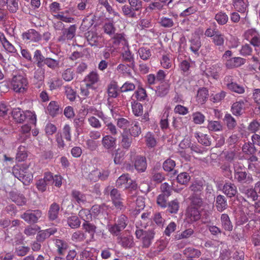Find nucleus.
Here are the masks:
<instances>
[{"label": "nucleus", "instance_id": "obj_44", "mask_svg": "<svg viewBox=\"0 0 260 260\" xmlns=\"http://www.w3.org/2000/svg\"><path fill=\"white\" fill-rule=\"evenodd\" d=\"M176 166L175 161L171 158H168L163 163L162 167L164 170L166 172H173V175H176L177 171L174 170V168Z\"/></svg>", "mask_w": 260, "mask_h": 260}, {"label": "nucleus", "instance_id": "obj_25", "mask_svg": "<svg viewBox=\"0 0 260 260\" xmlns=\"http://www.w3.org/2000/svg\"><path fill=\"white\" fill-rule=\"evenodd\" d=\"M198 208L189 207L187 210L186 215L190 221H196L201 218V214Z\"/></svg>", "mask_w": 260, "mask_h": 260}, {"label": "nucleus", "instance_id": "obj_33", "mask_svg": "<svg viewBox=\"0 0 260 260\" xmlns=\"http://www.w3.org/2000/svg\"><path fill=\"white\" fill-rule=\"evenodd\" d=\"M118 243L124 248H131L134 246L135 243L132 236L121 237Z\"/></svg>", "mask_w": 260, "mask_h": 260}, {"label": "nucleus", "instance_id": "obj_3", "mask_svg": "<svg viewBox=\"0 0 260 260\" xmlns=\"http://www.w3.org/2000/svg\"><path fill=\"white\" fill-rule=\"evenodd\" d=\"M13 174L24 184L29 183L32 179V175L28 170V166L22 165L21 166H14L13 168Z\"/></svg>", "mask_w": 260, "mask_h": 260}, {"label": "nucleus", "instance_id": "obj_11", "mask_svg": "<svg viewBox=\"0 0 260 260\" xmlns=\"http://www.w3.org/2000/svg\"><path fill=\"white\" fill-rule=\"evenodd\" d=\"M76 29L77 27L75 24L70 25L68 28H64L62 31V36L58 39V41L72 40L75 36Z\"/></svg>", "mask_w": 260, "mask_h": 260}, {"label": "nucleus", "instance_id": "obj_51", "mask_svg": "<svg viewBox=\"0 0 260 260\" xmlns=\"http://www.w3.org/2000/svg\"><path fill=\"white\" fill-rule=\"evenodd\" d=\"M27 157V153L25 146L20 145L18 148L16 159L18 161H24Z\"/></svg>", "mask_w": 260, "mask_h": 260}, {"label": "nucleus", "instance_id": "obj_40", "mask_svg": "<svg viewBox=\"0 0 260 260\" xmlns=\"http://www.w3.org/2000/svg\"><path fill=\"white\" fill-rule=\"evenodd\" d=\"M130 68H131V67L129 66V64L120 63L117 66L116 70L119 73L122 74L123 76L132 77V74Z\"/></svg>", "mask_w": 260, "mask_h": 260}, {"label": "nucleus", "instance_id": "obj_37", "mask_svg": "<svg viewBox=\"0 0 260 260\" xmlns=\"http://www.w3.org/2000/svg\"><path fill=\"white\" fill-rule=\"evenodd\" d=\"M130 177L128 174H124L121 175L116 181V186L117 188H126L128 182L130 180Z\"/></svg>", "mask_w": 260, "mask_h": 260}, {"label": "nucleus", "instance_id": "obj_26", "mask_svg": "<svg viewBox=\"0 0 260 260\" xmlns=\"http://www.w3.org/2000/svg\"><path fill=\"white\" fill-rule=\"evenodd\" d=\"M190 49L197 56H199V51L201 47V39L199 37H194L190 40Z\"/></svg>", "mask_w": 260, "mask_h": 260}, {"label": "nucleus", "instance_id": "obj_52", "mask_svg": "<svg viewBox=\"0 0 260 260\" xmlns=\"http://www.w3.org/2000/svg\"><path fill=\"white\" fill-rule=\"evenodd\" d=\"M169 90L170 85L167 83H162L158 87L156 93L158 96L164 97L168 93Z\"/></svg>", "mask_w": 260, "mask_h": 260}, {"label": "nucleus", "instance_id": "obj_63", "mask_svg": "<svg viewBox=\"0 0 260 260\" xmlns=\"http://www.w3.org/2000/svg\"><path fill=\"white\" fill-rule=\"evenodd\" d=\"M177 182L182 185H185L189 181L190 176L186 172L180 173L176 177Z\"/></svg>", "mask_w": 260, "mask_h": 260}, {"label": "nucleus", "instance_id": "obj_35", "mask_svg": "<svg viewBox=\"0 0 260 260\" xmlns=\"http://www.w3.org/2000/svg\"><path fill=\"white\" fill-rule=\"evenodd\" d=\"M7 10L11 13H16L19 9V0H6Z\"/></svg>", "mask_w": 260, "mask_h": 260}, {"label": "nucleus", "instance_id": "obj_56", "mask_svg": "<svg viewBox=\"0 0 260 260\" xmlns=\"http://www.w3.org/2000/svg\"><path fill=\"white\" fill-rule=\"evenodd\" d=\"M55 245L57 247V251L60 255H63L68 248V244L66 242L60 239L55 240Z\"/></svg>", "mask_w": 260, "mask_h": 260}, {"label": "nucleus", "instance_id": "obj_27", "mask_svg": "<svg viewBox=\"0 0 260 260\" xmlns=\"http://www.w3.org/2000/svg\"><path fill=\"white\" fill-rule=\"evenodd\" d=\"M212 42L221 51L223 50L224 35L219 31L212 38Z\"/></svg>", "mask_w": 260, "mask_h": 260}, {"label": "nucleus", "instance_id": "obj_46", "mask_svg": "<svg viewBox=\"0 0 260 260\" xmlns=\"http://www.w3.org/2000/svg\"><path fill=\"white\" fill-rule=\"evenodd\" d=\"M46 57H45L42 54L40 50H36L34 52V59H35L37 67L39 68H42L44 67V63Z\"/></svg>", "mask_w": 260, "mask_h": 260}, {"label": "nucleus", "instance_id": "obj_20", "mask_svg": "<svg viewBox=\"0 0 260 260\" xmlns=\"http://www.w3.org/2000/svg\"><path fill=\"white\" fill-rule=\"evenodd\" d=\"M246 62V59L240 57H235L227 59L225 62V66L229 69L238 68L244 64Z\"/></svg>", "mask_w": 260, "mask_h": 260}, {"label": "nucleus", "instance_id": "obj_53", "mask_svg": "<svg viewBox=\"0 0 260 260\" xmlns=\"http://www.w3.org/2000/svg\"><path fill=\"white\" fill-rule=\"evenodd\" d=\"M47 110L49 114L52 116H55L60 112L58 105L54 101H51L47 107Z\"/></svg>", "mask_w": 260, "mask_h": 260}, {"label": "nucleus", "instance_id": "obj_48", "mask_svg": "<svg viewBox=\"0 0 260 260\" xmlns=\"http://www.w3.org/2000/svg\"><path fill=\"white\" fill-rule=\"evenodd\" d=\"M214 19L219 25H223L228 22L229 17L225 12L220 11L215 14Z\"/></svg>", "mask_w": 260, "mask_h": 260}, {"label": "nucleus", "instance_id": "obj_42", "mask_svg": "<svg viewBox=\"0 0 260 260\" xmlns=\"http://www.w3.org/2000/svg\"><path fill=\"white\" fill-rule=\"evenodd\" d=\"M122 59L126 62H128L131 68L134 69L135 66L134 55L129 50H125L121 54Z\"/></svg>", "mask_w": 260, "mask_h": 260}, {"label": "nucleus", "instance_id": "obj_34", "mask_svg": "<svg viewBox=\"0 0 260 260\" xmlns=\"http://www.w3.org/2000/svg\"><path fill=\"white\" fill-rule=\"evenodd\" d=\"M71 196L73 201L78 204H84L86 201L85 195L79 191L73 190L72 191Z\"/></svg>", "mask_w": 260, "mask_h": 260}, {"label": "nucleus", "instance_id": "obj_59", "mask_svg": "<svg viewBox=\"0 0 260 260\" xmlns=\"http://www.w3.org/2000/svg\"><path fill=\"white\" fill-rule=\"evenodd\" d=\"M138 53L140 57L144 60L149 59L151 56V51L148 48L141 47L139 49Z\"/></svg>", "mask_w": 260, "mask_h": 260}, {"label": "nucleus", "instance_id": "obj_58", "mask_svg": "<svg viewBox=\"0 0 260 260\" xmlns=\"http://www.w3.org/2000/svg\"><path fill=\"white\" fill-rule=\"evenodd\" d=\"M151 174L152 180L155 183H160L165 179L164 174L161 172H157L154 168L151 170Z\"/></svg>", "mask_w": 260, "mask_h": 260}, {"label": "nucleus", "instance_id": "obj_16", "mask_svg": "<svg viewBox=\"0 0 260 260\" xmlns=\"http://www.w3.org/2000/svg\"><path fill=\"white\" fill-rule=\"evenodd\" d=\"M191 195H203L204 183L202 181H194L189 187Z\"/></svg>", "mask_w": 260, "mask_h": 260}, {"label": "nucleus", "instance_id": "obj_14", "mask_svg": "<svg viewBox=\"0 0 260 260\" xmlns=\"http://www.w3.org/2000/svg\"><path fill=\"white\" fill-rule=\"evenodd\" d=\"M85 37L88 43L91 46H99L102 41V37L93 31L85 33Z\"/></svg>", "mask_w": 260, "mask_h": 260}, {"label": "nucleus", "instance_id": "obj_1", "mask_svg": "<svg viewBox=\"0 0 260 260\" xmlns=\"http://www.w3.org/2000/svg\"><path fill=\"white\" fill-rule=\"evenodd\" d=\"M13 119L17 123H22L25 121L29 123L36 124V115L30 111H23L20 108L14 109L11 112Z\"/></svg>", "mask_w": 260, "mask_h": 260}, {"label": "nucleus", "instance_id": "obj_36", "mask_svg": "<svg viewBox=\"0 0 260 260\" xmlns=\"http://www.w3.org/2000/svg\"><path fill=\"white\" fill-rule=\"evenodd\" d=\"M69 14V10H66L64 11L60 12L56 15H54V17L63 22L66 23H72L74 21V18L70 16Z\"/></svg>", "mask_w": 260, "mask_h": 260}, {"label": "nucleus", "instance_id": "obj_24", "mask_svg": "<svg viewBox=\"0 0 260 260\" xmlns=\"http://www.w3.org/2000/svg\"><path fill=\"white\" fill-rule=\"evenodd\" d=\"M222 190L224 193L229 198L234 197L237 193L236 186L231 182L225 183L223 186Z\"/></svg>", "mask_w": 260, "mask_h": 260}, {"label": "nucleus", "instance_id": "obj_17", "mask_svg": "<svg viewBox=\"0 0 260 260\" xmlns=\"http://www.w3.org/2000/svg\"><path fill=\"white\" fill-rule=\"evenodd\" d=\"M215 206L217 210L222 212L228 207V204L226 198L223 195H218L215 199Z\"/></svg>", "mask_w": 260, "mask_h": 260}, {"label": "nucleus", "instance_id": "obj_21", "mask_svg": "<svg viewBox=\"0 0 260 260\" xmlns=\"http://www.w3.org/2000/svg\"><path fill=\"white\" fill-rule=\"evenodd\" d=\"M109 175L108 171L104 170L102 172H100L98 170H94L89 174V178L90 180L95 182L99 179L101 180H106Z\"/></svg>", "mask_w": 260, "mask_h": 260}, {"label": "nucleus", "instance_id": "obj_49", "mask_svg": "<svg viewBox=\"0 0 260 260\" xmlns=\"http://www.w3.org/2000/svg\"><path fill=\"white\" fill-rule=\"evenodd\" d=\"M128 131L131 137H138L141 133V128L138 122L131 124Z\"/></svg>", "mask_w": 260, "mask_h": 260}, {"label": "nucleus", "instance_id": "obj_15", "mask_svg": "<svg viewBox=\"0 0 260 260\" xmlns=\"http://www.w3.org/2000/svg\"><path fill=\"white\" fill-rule=\"evenodd\" d=\"M60 207L59 205L54 202L50 205L47 213V216L49 221H54L58 217Z\"/></svg>", "mask_w": 260, "mask_h": 260}, {"label": "nucleus", "instance_id": "obj_30", "mask_svg": "<svg viewBox=\"0 0 260 260\" xmlns=\"http://www.w3.org/2000/svg\"><path fill=\"white\" fill-rule=\"evenodd\" d=\"M235 9L241 13H244L247 9L248 0H233Z\"/></svg>", "mask_w": 260, "mask_h": 260}, {"label": "nucleus", "instance_id": "obj_55", "mask_svg": "<svg viewBox=\"0 0 260 260\" xmlns=\"http://www.w3.org/2000/svg\"><path fill=\"white\" fill-rule=\"evenodd\" d=\"M64 93L68 99L70 101H74L77 96V92L72 87L67 85L64 87Z\"/></svg>", "mask_w": 260, "mask_h": 260}, {"label": "nucleus", "instance_id": "obj_22", "mask_svg": "<svg viewBox=\"0 0 260 260\" xmlns=\"http://www.w3.org/2000/svg\"><path fill=\"white\" fill-rule=\"evenodd\" d=\"M220 220L221 226L224 230L228 232H231L233 230V223L227 214H222L220 216Z\"/></svg>", "mask_w": 260, "mask_h": 260}, {"label": "nucleus", "instance_id": "obj_10", "mask_svg": "<svg viewBox=\"0 0 260 260\" xmlns=\"http://www.w3.org/2000/svg\"><path fill=\"white\" fill-rule=\"evenodd\" d=\"M246 102V100H239L234 103L232 105L231 109L233 114L236 116L242 115L244 113Z\"/></svg>", "mask_w": 260, "mask_h": 260}, {"label": "nucleus", "instance_id": "obj_54", "mask_svg": "<svg viewBox=\"0 0 260 260\" xmlns=\"http://www.w3.org/2000/svg\"><path fill=\"white\" fill-rule=\"evenodd\" d=\"M133 96L135 98L141 102L144 101L147 99V95L145 89L142 87H138L135 92Z\"/></svg>", "mask_w": 260, "mask_h": 260}, {"label": "nucleus", "instance_id": "obj_7", "mask_svg": "<svg viewBox=\"0 0 260 260\" xmlns=\"http://www.w3.org/2000/svg\"><path fill=\"white\" fill-rule=\"evenodd\" d=\"M243 37L255 48V50L257 48H260V34L255 28L246 30L243 34Z\"/></svg>", "mask_w": 260, "mask_h": 260}, {"label": "nucleus", "instance_id": "obj_4", "mask_svg": "<svg viewBox=\"0 0 260 260\" xmlns=\"http://www.w3.org/2000/svg\"><path fill=\"white\" fill-rule=\"evenodd\" d=\"M28 81L26 75L17 74L12 78L11 86L13 90L17 93H24L28 88Z\"/></svg>", "mask_w": 260, "mask_h": 260}, {"label": "nucleus", "instance_id": "obj_45", "mask_svg": "<svg viewBox=\"0 0 260 260\" xmlns=\"http://www.w3.org/2000/svg\"><path fill=\"white\" fill-rule=\"evenodd\" d=\"M79 219L83 220L84 222L90 221L92 220L91 211L88 209L82 208L78 212Z\"/></svg>", "mask_w": 260, "mask_h": 260}, {"label": "nucleus", "instance_id": "obj_13", "mask_svg": "<svg viewBox=\"0 0 260 260\" xmlns=\"http://www.w3.org/2000/svg\"><path fill=\"white\" fill-rule=\"evenodd\" d=\"M187 260H194V258H199L201 255V251L192 247L185 248L183 251Z\"/></svg>", "mask_w": 260, "mask_h": 260}, {"label": "nucleus", "instance_id": "obj_31", "mask_svg": "<svg viewBox=\"0 0 260 260\" xmlns=\"http://www.w3.org/2000/svg\"><path fill=\"white\" fill-rule=\"evenodd\" d=\"M67 221L68 225L74 229L79 228L81 223L79 217L73 213L67 218Z\"/></svg>", "mask_w": 260, "mask_h": 260}, {"label": "nucleus", "instance_id": "obj_61", "mask_svg": "<svg viewBox=\"0 0 260 260\" xmlns=\"http://www.w3.org/2000/svg\"><path fill=\"white\" fill-rule=\"evenodd\" d=\"M103 29L104 32L110 37L115 34L116 30L113 23L111 22L105 23L103 26Z\"/></svg>", "mask_w": 260, "mask_h": 260}, {"label": "nucleus", "instance_id": "obj_29", "mask_svg": "<svg viewBox=\"0 0 260 260\" xmlns=\"http://www.w3.org/2000/svg\"><path fill=\"white\" fill-rule=\"evenodd\" d=\"M194 137L198 140L199 143L205 146H209L211 144V139L209 136L207 134L200 132H196L194 133Z\"/></svg>", "mask_w": 260, "mask_h": 260}, {"label": "nucleus", "instance_id": "obj_62", "mask_svg": "<svg viewBox=\"0 0 260 260\" xmlns=\"http://www.w3.org/2000/svg\"><path fill=\"white\" fill-rule=\"evenodd\" d=\"M207 127L209 131L219 132L222 130V125L219 121H211L209 122Z\"/></svg>", "mask_w": 260, "mask_h": 260}, {"label": "nucleus", "instance_id": "obj_38", "mask_svg": "<svg viewBox=\"0 0 260 260\" xmlns=\"http://www.w3.org/2000/svg\"><path fill=\"white\" fill-rule=\"evenodd\" d=\"M223 120L229 130L234 129L237 125V121L230 114H226Z\"/></svg>", "mask_w": 260, "mask_h": 260}, {"label": "nucleus", "instance_id": "obj_6", "mask_svg": "<svg viewBox=\"0 0 260 260\" xmlns=\"http://www.w3.org/2000/svg\"><path fill=\"white\" fill-rule=\"evenodd\" d=\"M234 179L240 183L250 184L253 181L252 176L245 171H243L242 166L234 164Z\"/></svg>", "mask_w": 260, "mask_h": 260}, {"label": "nucleus", "instance_id": "obj_23", "mask_svg": "<svg viewBox=\"0 0 260 260\" xmlns=\"http://www.w3.org/2000/svg\"><path fill=\"white\" fill-rule=\"evenodd\" d=\"M10 197L11 200L18 206H23L26 203V199L21 193L16 191H12L10 193Z\"/></svg>", "mask_w": 260, "mask_h": 260}, {"label": "nucleus", "instance_id": "obj_41", "mask_svg": "<svg viewBox=\"0 0 260 260\" xmlns=\"http://www.w3.org/2000/svg\"><path fill=\"white\" fill-rule=\"evenodd\" d=\"M167 207V211L169 213L171 214H176L179 210L180 204L177 199H175L168 202Z\"/></svg>", "mask_w": 260, "mask_h": 260}, {"label": "nucleus", "instance_id": "obj_57", "mask_svg": "<svg viewBox=\"0 0 260 260\" xmlns=\"http://www.w3.org/2000/svg\"><path fill=\"white\" fill-rule=\"evenodd\" d=\"M39 230H40V227L37 225H28L25 228L23 232L28 237L33 236Z\"/></svg>", "mask_w": 260, "mask_h": 260}, {"label": "nucleus", "instance_id": "obj_39", "mask_svg": "<svg viewBox=\"0 0 260 260\" xmlns=\"http://www.w3.org/2000/svg\"><path fill=\"white\" fill-rule=\"evenodd\" d=\"M118 86L116 82H111L108 86L107 92L110 98H116L118 96L119 93Z\"/></svg>", "mask_w": 260, "mask_h": 260}, {"label": "nucleus", "instance_id": "obj_12", "mask_svg": "<svg viewBox=\"0 0 260 260\" xmlns=\"http://www.w3.org/2000/svg\"><path fill=\"white\" fill-rule=\"evenodd\" d=\"M134 166L138 172H144L147 167L146 157L142 155H137L135 158Z\"/></svg>", "mask_w": 260, "mask_h": 260}, {"label": "nucleus", "instance_id": "obj_43", "mask_svg": "<svg viewBox=\"0 0 260 260\" xmlns=\"http://www.w3.org/2000/svg\"><path fill=\"white\" fill-rule=\"evenodd\" d=\"M82 227L85 232L88 233L90 235L91 238L93 239L97 228L96 225L88 221L83 222L82 224Z\"/></svg>", "mask_w": 260, "mask_h": 260}, {"label": "nucleus", "instance_id": "obj_50", "mask_svg": "<svg viewBox=\"0 0 260 260\" xmlns=\"http://www.w3.org/2000/svg\"><path fill=\"white\" fill-rule=\"evenodd\" d=\"M242 151L245 154L252 155L255 153L256 149L253 143L249 141L243 145Z\"/></svg>", "mask_w": 260, "mask_h": 260}, {"label": "nucleus", "instance_id": "obj_5", "mask_svg": "<svg viewBox=\"0 0 260 260\" xmlns=\"http://www.w3.org/2000/svg\"><path fill=\"white\" fill-rule=\"evenodd\" d=\"M43 215V212L39 209H28L21 214L20 218L28 224H35L39 222Z\"/></svg>", "mask_w": 260, "mask_h": 260}, {"label": "nucleus", "instance_id": "obj_64", "mask_svg": "<svg viewBox=\"0 0 260 260\" xmlns=\"http://www.w3.org/2000/svg\"><path fill=\"white\" fill-rule=\"evenodd\" d=\"M228 89L238 94H243L245 91V87L243 85L238 84L235 81L228 88Z\"/></svg>", "mask_w": 260, "mask_h": 260}, {"label": "nucleus", "instance_id": "obj_18", "mask_svg": "<svg viewBox=\"0 0 260 260\" xmlns=\"http://www.w3.org/2000/svg\"><path fill=\"white\" fill-rule=\"evenodd\" d=\"M99 74L95 71H92L88 74L84 78V82L86 83L87 87L93 89V85L99 81Z\"/></svg>", "mask_w": 260, "mask_h": 260}, {"label": "nucleus", "instance_id": "obj_47", "mask_svg": "<svg viewBox=\"0 0 260 260\" xmlns=\"http://www.w3.org/2000/svg\"><path fill=\"white\" fill-rule=\"evenodd\" d=\"M220 71L219 66L217 64L211 66L206 69L205 74L208 76L212 77L214 79L218 77V72Z\"/></svg>", "mask_w": 260, "mask_h": 260}, {"label": "nucleus", "instance_id": "obj_32", "mask_svg": "<svg viewBox=\"0 0 260 260\" xmlns=\"http://www.w3.org/2000/svg\"><path fill=\"white\" fill-rule=\"evenodd\" d=\"M203 195H190L189 200L190 201L191 207L200 208L203 206L204 201L202 198Z\"/></svg>", "mask_w": 260, "mask_h": 260}, {"label": "nucleus", "instance_id": "obj_60", "mask_svg": "<svg viewBox=\"0 0 260 260\" xmlns=\"http://www.w3.org/2000/svg\"><path fill=\"white\" fill-rule=\"evenodd\" d=\"M216 27V23L215 22H212L211 26L206 29L204 34L205 36L213 38L219 31Z\"/></svg>", "mask_w": 260, "mask_h": 260}, {"label": "nucleus", "instance_id": "obj_8", "mask_svg": "<svg viewBox=\"0 0 260 260\" xmlns=\"http://www.w3.org/2000/svg\"><path fill=\"white\" fill-rule=\"evenodd\" d=\"M22 38L25 43L38 42L41 40V35L34 29H29L22 34Z\"/></svg>", "mask_w": 260, "mask_h": 260}, {"label": "nucleus", "instance_id": "obj_28", "mask_svg": "<svg viewBox=\"0 0 260 260\" xmlns=\"http://www.w3.org/2000/svg\"><path fill=\"white\" fill-rule=\"evenodd\" d=\"M209 96V91L207 88L202 87L199 89L197 95V101L198 104H204Z\"/></svg>", "mask_w": 260, "mask_h": 260}, {"label": "nucleus", "instance_id": "obj_19", "mask_svg": "<svg viewBox=\"0 0 260 260\" xmlns=\"http://www.w3.org/2000/svg\"><path fill=\"white\" fill-rule=\"evenodd\" d=\"M102 144L106 149H113L116 146V139L111 135H106L102 138Z\"/></svg>", "mask_w": 260, "mask_h": 260}, {"label": "nucleus", "instance_id": "obj_9", "mask_svg": "<svg viewBox=\"0 0 260 260\" xmlns=\"http://www.w3.org/2000/svg\"><path fill=\"white\" fill-rule=\"evenodd\" d=\"M43 179L48 185L54 184L56 187H59L62 184L61 177L57 175L53 176L50 172L45 173Z\"/></svg>", "mask_w": 260, "mask_h": 260}, {"label": "nucleus", "instance_id": "obj_2", "mask_svg": "<svg viewBox=\"0 0 260 260\" xmlns=\"http://www.w3.org/2000/svg\"><path fill=\"white\" fill-rule=\"evenodd\" d=\"M155 235V232L153 229L145 231L138 229L135 232L136 237L140 240L141 246L143 248H148L151 246Z\"/></svg>", "mask_w": 260, "mask_h": 260}]
</instances>
